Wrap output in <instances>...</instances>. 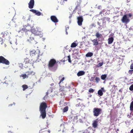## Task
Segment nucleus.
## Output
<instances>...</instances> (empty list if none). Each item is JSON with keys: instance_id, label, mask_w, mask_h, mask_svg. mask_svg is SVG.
I'll list each match as a JSON object with an SVG mask.
<instances>
[{"instance_id": "nucleus-1", "label": "nucleus", "mask_w": 133, "mask_h": 133, "mask_svg": "<svg viewBox=\"0 0 133 133\" xmlns=\"http://www.w3.org/2000/svg\"><path fill=\"white\" fill-rule=\"evenodd\" d=\"M34 62L32 59L26 57L24 59L23 63H21L19 64V66L22 68H26L31 65L33 66Z\"/></svg>"}, {"instance_id": "nucleus-2", "label": "nucleus", "mask_w": 133, "mask_h": 133, "mask_svg": "<svg viewBox=\"0 0 133 133\" xmlns=\"http://www.w3.org/2000/svg\"><path fill=\"white\" fill-rule=\"evenodd\" d=\"M47 107L46 103L43 102L42 103L39 107V111L41 113L40 116L42 117V118L44 119L46 116V109Z\"/></svg>"}, {"instance_id": "nucleus-3", "label": "nucleus", "mask_w": 133, "mask_h": 133, "mask_svg": "<svg viewBox=\"0 0 133 133\" xmlns=\"http://www.w3.org/2000/svg\"><path fill=\"white\" fill-rule=\"evenodd\" d=\"M26 37L27 41L30 43L35 42L34 38L33 37V35L32 34L31 31H29L27 33H26Z\"/></svg>"}, {"instance_id": "nucleus-4", "label": "nucleus", "mask_w": 133, "mask_h": 133, "mask_svg": "<svg viewBox=\"0 0 133 133\" xmlns=\"http://www.w3.org/2000/svg\"><path fill=\"white\" fill-rule=\"evenodd\" d=\"M132 16L131 14H126L124 15L121 19L122 23L127 24L130 21L129 17H131Z\"/></svg>"}, {"instance_id": "nucleus-5", "label": "nucleus", "mask_w": 133, "mask_h": 133, "mask_svg": "<svg viewBox=\"0 0 133 133\" xmlns=\"http://www.w3.org/2000/svg\"><path fill=\"white\" fill-rule=\"evenodd\" d=\"M56 63V61L54 59H51L49 62L48 65V68L52 71H55L56 69L53 68L55 64Z\"/></svg>"}, {"instance_id": "nucleus-6", "label": "nucleus", "mask_w": 133, "mask_h": 133, "mask_svg": "<svg viewBox=\"0 0 133 133\" xmlns=\"http://www.w3.org/2000/svg\"><path fill=\"white\" fill-rule=\"evenodd\" d=\"M102 112V109L98 108H95L93 110V115L94 116L96 117L100 115L101 114Z\"/></svg>"}, {"instance_id": "nucleus-7", "label": "nucleus", "mask_w": 133, "mask_h": 133, "mask_svg": "<svg viewBox=\"0 0 133 133\" xmlns=\"http://www.w3.org/2000/svg\"><path fill=\"white\" fill-rule=\"evenodd\" d=\"M39 51L38 50L35 51L34 50L32 49L30 51V54L31 56H34L36 55H37L38 58H39V57L40 55L39 54Z\"/></svg>"}, {"instance_id": "nucleus-8", "label": "nucleus", "mask_w": 133, "mask_h": 133, "mask_svg": "<svg viewBox=\"0 0 133 133\" xmlns=\"http://www.w3.org/2000/svg\"><path fill=\"white\" fill-rule=\"evenodd\" d=\"M81 1L80 0H79L78 1H77L76 3V6L74 9L75 11L77 10L79 12H81Z\"/></svg>"}, {"instance_id": "nucleus-9", "label": "nucleus", "mask_w": 133, "mask_h": 133, "mask_svg": "<svg viewBox=\"0 0 133 133\" xmlns=\"http://www.w3.org/2000/svg\"><path fill=\"white\" fill-rule=\"evenodd\" d=\"M0 63H2L6 65H9V62L3 56H0Z\"/></svg>"}, {"instance_id": "nucleus-10", "label": "nucleus", "mask_w": 133, "mask_h": 133, "mask_svg": "<svg viewBox=\"0 0 133 133\" xmlns=\"http://www.w3.org/2000/svg\"><path fill=\"white\" fill-rule=\"evenodd\" d=\"M31 27L29 25L23 26V28L21 30L27 33L29 31H31L30 30H31Z\"/></svg>"}, {"instance_id": "nucleus-11", "label": "nucleus", "mask_w": 133, "mask_h": 133, "mask_svg": "<svg viewBox=\"0 0 133 133\" xmlns=\"http://www.w3.org/2000/svg\"><path fill=\"white\" fill-rule=\"evenodd\" d=\"M77 23L78 25L81 26L83 21V18L82 16H79L77 17Z\"/></svg>"}, {"instance_id": "nucleus-12", "label": "nucleus", "mask_w": 133, "mask_h": 133, "mask_svg": "<svg viewBox=\"0 0 133 133\" xmlns=\"http://www.w3.org/2000/svg\"><path fill=\"white\" fill-rule=\"evenodd\" d=\"M98 119L97 118L95 120H94L92 122V125L94 128H97L98 126Z\"/></svg>"}, {"instance_id": "nucleus-13", "label": "nucleus", "mask_w": 133, "mask_h": 133, "mask_svg": "<svg viewBox=\"0 0 133 133\" xmlns=\"http://www.w3.org/2000/svg\"><path fill=\"white\" fill-rule=\"evenodd\" d=\"M1 35H2V37L5 39L8 38L9 36V34L7 31L2 32Z\"/></svg>"}, {"instance_id": "nucleus-14", "label": "nucleus", "mask_w": 133, "mask_h": 133, "mask_svg": "<svg viewBox=\"0 0 133 133\" xmlns=\"http://www.w3.org/2000/svg\"><path fill=\"white\" fill-rule=\"evenodd\" d=\"M35 2L34 0H30L29 3H28V7L30 9H31L33 8Z\"/></svg>"}, {"instance_id": "nucleus-15", "label": "nucleus", "mask_w": 133, "mask_h": 133, "mask_svg": "<svg viewBox=\"0 0 133 133\" xmlns=\"http://www.w3.org/2000/svg\"><path fill=\"white\" fill-rule=\"evenodd\" d=\"M31 32L32 34H33L35 35H39V34L40 32L38 31L37 29L36 30L34 29H33L31 30Z\"/></svg>"}, {"instance_id": "nucleus-16", "label": "nucleus", "mask_w": 133, "mask_h": 133, "mask_svg": "<svg viewBox=\"0 0 133 133\" xmlns=\"http://www.w3.org/2000/svg\"><path fill=\"white\" fill-rule=\"evenodd\" d=\"M51 20L55 23H56L58 22V20L57 18L55 16H52L50 17Z\"/></svg>"}, {"instance_id": "nucleus-17", "label": "nucleus", "mask_w": 133, "mask_h": 133, "mask_svg": "<svg viewBox=\"0 0 133 133\" xmlns=\"http://www.w3.org/2000/svg\"><path fill=\"white\" fill-rule=\"evenodd\" d=\"M47 128H45L41 129L39 131V133H50L49 131L46 130Z\"/></svg>"}, {"instance_id": "nucleus-18", "label": "nucleus", "mask_w": 133, "mask_h": 133, "mask_svg": "<svg viewBox=\"0 0 133 133\" xmlns=\"http://www.w3.org/2000/svg\"><path fill=\"white\" fill-rule=\"evenodd\" d=\"M103 91L105 92L104 88H101V89L99 90L98 91V95L100 96H102L103 94Z\"/></svg>"}, {"instance_id": "nucleus-19", "label": "nucleus", "mask_w": 133, "mask_h": 133, "mask_svg": "<svg viewBox=\"0 0 133 133\" xmlns=\"http://www.w3.org/2000/svg\"><path fill=\"white\" fill-rule=\"evenodd\" d=\"M26 73L27 74V75L28 77L29 76H32L35 74V72L32 71H28L26 72Z\"/></svg>"}, {"instance_id": "nucleus-20", "label": "nucleus", "mask_w": 133, "mask_h": 133, "mask_svg": "<svg viewBox=\"0 0 133 133\" xmlns=\"http://www.w3.org/2000/svg\"><path fill=\"white\" fill-rule=\"evenodd\" d=\"M85 74V72L83 71H79L77 73V75L78 77L82 76Z\"/></svg>"}, {"instance_id": "nucleus-21", "label": "nucleus", "mask_w": 133, "mask_h": 133, "mask_svg": "<svg viewBox=\"0 0 133 133\" xmlns=\"http://www.w3.org/2000/svg\"><path fill=\"white\" fill-rule=\"evenodd\" d=\"M114 39L113 37L109 38L108 39V43L109 44H111L113 41Z\"/></svg>"}, {"instance_id": "nucleus-22", "label": "nucleus", "mask_w": 133, "mask_h": 133, "mask_svg": "<svg viewBox=\"0 0 133 133\" xmlns=\"http://www.w3.org/2000/svg\"><path fill=\"white\" fill-rule=\"evenodd\" d=\"M93 43V45H97L98 44V42L97 39H94L92 41Z\"/></svg>"}, {"instance_id": "nucleus-23", "label": "nucleus", "mask_w": 133, "mask_h": 133, "mask_svg": "<svg viewBox=\"0 0 133 133\" xmlns=\"http://www.w3.org/2000/svg\"><path fill=\"white\" fill-rule=\"evenodd\" d=\"M93 55V54L91 52H89L85 55V56L87 57H91Z\"/></svg>"}, {"instance_id": "nucleus-24", "label": "nucleus", "mask_w": 133, "mask_h": 133, "mask_svg": "<svg viewBox=\"0 0 133 133\" xmlns=\"http://www.w3.org/2000/svg\"><path fill=\"white\" fill-rule=\"evenodd\" d=\"M130 110L131 111H133V101L130 103Z\"/></svg>"}, {"instance_id": "nucleus-25", "label": "nucleus", "mask_w": 133, "mask_h": 133, "mask_svg": "<svg viewBox=\"0 0 133 133\" xmlns=\"http://www.w3.org/2000/svg\"><path fill=\"white\" fill-rule=\"evenodd\" d=\"M107 77V75L106 74H104L102 75L101 77L102 79L103 80H104Z\"/></svg>"}, {"instance_id": "nucleus-26", "label": "nucleus", "mask_w": 133, "mask_h": 133, "mask_svg": "<svg viewBox=\"0 0 133 133\" xmlns=\"http://www.w3.org/2000/svg\"><path fill=\"white\" fill-rule=\"evenodd\" d=\"M96 37L97 38L101 37L102 36V35L100 34L99 32H97L95 35Z\"/></svg>"}, {"instance_id": "nucleus-27", "label": "nucleus", "mask_w": 133, "mask_h": 133, "mask_svg": "<svg viewBox=\"0 0 133 133\" xmlns=\"http://www.w3.org/2000/svg\"><path fill=\"white\" fill-rule=\"evenodd\" d=\"M59 91L64 92H65L66 91H65V88L64 87H61L60 88Z\"/></svg>"}, {"instance_id": "nucleus-28", "label": "nucleus", "mask_w": 133, "mask_h": 133, "mask_svg": "<svg viewBox=\"0 0 133 133\" xmlns=\"http://www.w3.org/2000/svg\"><path fill=\"white\" fill-rule=\"evenodd\" d=\"M68 106H66L63 109V112H65L67 111L68 110Z\"/></svg>"}, {"instance_id": "nucleus-29", "label": "nucleus", "mask_w": 133, "mask_h": 133, "mask_svg": "<svg viewBox=\"0 0 133 133\" xmlns=\"http://www.w3.org/2000/svg\"><path fill=\"white\" fill-rule=\"evenodd\" d=\"M77 45V44L76 43L73 42L71 44V48H74L76 47Z\"/></svg>"}, {"instance_id": "nucleus-30", "label": "nucleus", "mask_w": 133, "mask_h": 133, "mask_svg": "<svg viewBox=\"0 0 133 133\" xmlns=\"http://www.w3.org/2000/svg\"><path fill=\"white\" fill-rule=\"evenodd\" d=\"M22 87L23 88V90L24 91L28 88V86L26 85H23L22 86Z\"/></svg>"}, {"instance_id": "nucleus-31", "label": "nucleus", "mask_w": 133, "mask_h": 133, "mask_svg": "<svg viewBox=\"0 0 133 133\" xmlns=\"http://www.w3.org/2000/svg\"><path fill=\"white\" fill-rule=\"evenodd\" d=\"M21 76L23 77V79L28 78V76L26 74L22 75Z\"/></svg>"}, {"instance_id": "nucleus-32", "label": "nucleus", "mask_w": 133, "mask_h": 133, "mask_svg": "<svg viewBox=\"0 0 133 133\" xmlns=\"http://www.w3.org/2000/svg\"><path fill=\"white\" fill-rule=\"evenodd\" d=\"M95 80L97 83H98L100 81V79L98 77H96L95 78Z\"/></svg>"}, {"instance_id": "nucleus-33", "label": "nucleus", "mask_w": 133, "mask_h": 133, "mask_svg": "<svg viewBox=\"0 0 133 133\" xmlns=\"http://www.w3.org/2000/svg\"><path fill=\"white\" fill-rule=\"evenodd\" d=\"M103 18L104 19V20H106V21H107L109 22L110 18H109L108 17H104Z\"/></svg>"}, {"instance_id": "nucleus-34", "label": "nucleus", "mask_w": 133, "mask_h": 133, "mask_svg": "<svg viewBox=\"0 0 133 133\" xmlns=\"http://www.w3.org/2000/svg\"><path fill=\"white\" fill-rule=\"evenodd\" d=\"M103 65V63H99L97 65V66L99 67L102 66Z\"/></svg>"}, {"instance_id": "nucleus-35", "label": "nucleus", "mask_w": 133, "mask_h": 133, "mask_svg": "<svg viewBox=\"0 0 133 133\" xmlns=\"http://www.w3.org/2000/svg\"><path fill=\"white\" fill-rule=\"evenodd\" d=\"M94 90L92 89L91 88H90L89 89V92L90 93H93L94 92Z\"/></svg>"}, {"instance_id": "nucleus-36", "label": "nucleus", "mask_w": 133, "mask_h": 133, "mask_svg": "<svg viewBox=\"0 0 133 133\" xmlns=\"http://www.w3.org/2000/svg\"><path fill=\"white\" fill-rule=\"evenodd\" d=\"M36 15L37 16H40L41 15V12L38 11L36 10V12L35 13Z\"/></svg>"}, {"instance_id": "nucleus-37", "label": "nucleus", "mask_w": 133, "mask_h": 133, "mask_svg": "<svg viewBox=\"0 0 133 133\" xmlns=\"http://www.w3.org/2000/svg\"><path fill=\"white\" fill-rule=\"evenodd\" d=\"M68 58V61L69 62H70V63H71V59L70 58V55H69L67 57Z\"/></svg>"}, {"instance_id": "nucleus-38", "label": "nucleus", "mask_w": 133, "mask_h": 133, "mask_svg": "<svg viewBox=\"0 0 133 133\" xmlns=\"http://www.w3.org/2000/svg\"><path fill=\"white\" fill-rule=\"evenodd\" d=\"M128 73L129 74L131 75L133 73V70H129Z\"/></svg>"}, {"instance_id": "nucleus-39", "label": "nucleus", "mask_w": 133, "mask_h": 133, "mask_svg": "<svg viewBox=\"0 0 133 133\" xmlns=\"http://www.w3.org/2000/svg\"><path fill=\"white\" fill-rule=\"evenodd\" d=\"M30 11L34 13H35L36 12V10L34 9H31L30 10Z\"/></svg>"}, {"instance_id": "nucleus-40", "label": "nucleus", "mask_w": 133, "mask_h": 133, "mask_svg": "<svg viewBox=\"0 0 133 133\" xmlns=\"http://www.w3.org/2000/svg\"><path fill=\"white\" fill-rule=\"evenodd\" d=\"M65 2L64 0H62L60 2V3L61 4L64 5L65 4Z\"/></svg>"}, {"instance_id": "nucleus-41", "label": "nucleus", "mask_w": 133, "mask_h": 133, "mask_svg": "<svg viewBox=\"0 0 133 133\" xmlns=\"http://www.w3.org/2000/svg\"><path fill=\"white\" fill-rule=\"evenodd\" d=\"M7 81H5V82L4 83H5L7 84H11V82L10 80L9 81H8V82H7Z\"/></svg>"}, {"instance_id": "nucleus-42", "label": "nucleus", "mask_w": 133, "mask_h": 133, "mask_svg": "<svg viewBox=\"0 0 133 133\" xmlns=\"http://www.w3.org/2000/svg\"><path fill=\"white\" fill-rule=\"evenodd\" d=\"M129 89L131 91L133 90V84L130 86L129 88Z\"/></svg>"}, {"instance_id": "nucleus-43", "label": "nucleus", "mask_w": 133, "mask_h": 133, "mask_svg": "<svg viewBox=\"0 0 133 133\" xmlns=\"http://www.w3.org/2000/svg\"><path fill=\"white\" fill-rule=\"evenodd\" d=\"M64 79V78L63 77L60 80L59 82V84L61 82H62Z\"/></svg>"}, {"instance_id": "nucleus-44", "label": "nucleus", "mask_w": 133, "mask_h": 133, "mask_svg": "<svg viewBox=\"0 0 133 133\" xmlns=\"http://www.w3.org/2000/svg\"><path fill=\"white\" fill-rule=\"evenodd\" d=\"M78 119V116H75L74 118V120H77Z\"/></svg>"}, {"instance_id": "nucleus-45", "label": "nucleus", "mask_w": 133, "mask_h": 133, "mask_svg": "<svg viewBox=\"0 0 133 133\" xmlns=\"http://www.w3.org/2000/svg\"><path fill=\"white\" fill-rule=\"evenodd\" d=\"M130 69H133V63L131 64L130 66Z\"/></svg>"}, {"instance_id": "nucleus-46", "label": "nucleus", "mask_w": 133, "mask_h": 133, "mask_svg": "<svg viewBox=\"0 0 133 133\" xmlns=\"http://www.w3.org/2000/svg\"><path fill=\"white\" fill-rule=\"evenodd\" d=\"M95 77H92L90 79V80L91 81H93Z\"/></svg>"}, {"instance_id": "nucleus-47", "label": "nucleus", "mask_w": 133, "mask_h": 133, "mask_svg": "<svg viewBox=\"0 0 133 133\" xmlns=\"http://www.w3.org/2000/svg\"><path fill=\"white\" fill-rule=\"evenodd\" d=\"M78 121L79 122L81 123H83V122L82 120L81 119H79Z\"/></svg>"}, {"instance_id": "nucleus-48", "label": "nucleus", "mask_w": 133, "mask_h": 133, "mask_svg": "<svg viewBox=\"0 0 133 133\" xmlns=\"http://www.w3.org/2000/svg\"><path fill=\"white\" fill-rule=\"evenodd\" d=\"M106 20H104V19L103 18V20H102V22H103V24H105L106 23Z\"/></svg>"}, {"instance_id": "nucleus-49", "label": "nucleus", "mask_w": 133, "mask_h": 133, "mask_svg": "<svg viewBox=\"0 0 133 133\" xmlns=\"http://www.w3.org/2000/svg\"><path fill=\"white\" fill-rule=\"evenodd\" d=\"M48 92H46V95L44 97H47L48 96Z\"/></svg>"}, {"instance_id": "nucleus-50", "label": "nucleus", "mask_w": 133, "mask_h": 133, "mask_svg": "<svg viewBox=\"0 0 133 133\" xmlns=\"http://www.w3.org/2000/svg\"><path fill=\"white\" fill-rule=\"evenodd\" d=\"M91 26H94V27H95L96 25L94 24H91Z\"/></svg>"}, {"instance_id": "nucleus-51", "label": "nucleus", "mask_w": 133, "mask_h": 133, "mask_svg": "<svg viewBox=\"0 0 133 133\" xmlns=\"http://www.w3.org/2000/svg\"><path fill=\"white\" fill-rule=\"evenodd\" d=\"M13 104L15 105V103L14 102L13 104H12L9 105V106H11L13 105Z\"/></svg>"}, {"instance_id": "nucleus-52", "label": "nucleus", "mask_w": 133, "mask_h": 133, "mask_svg": "<svg viewBox=\"0 0 133 133\" xmlns=\"http://www.w3.org/2000/svg\"><path fill=\"white\" fill-rule=\"evenodd\" d=\"M72 14H70V16H69V18H70L71 17H72Z\"/></svg>"}, {"instance_id": "nucleus-53", "label": "nucleus", "mask_w": 133, "mask_h": 133, "mask_svg": "<svg viewBox=\"0 0 133 133\" xmlns=\"http://www.w3.org/2000/svg\"><path fill=\"white\" fill-rule=\"evenodd\" d=\"M130 133H133V129H132L130 131Z\"/></svg>"}, {"instance_id": "nucleus-54", "label": "nucleus", "mask_w": 133, "mask_h": 133, "mask_svg": "<svg viewBox=\"0 0 133 133\" xmlns=\"http://www.w3.org/2000/svg\"><path fill=\"white\" fill-rule=\"evenodd\" d=\"M104 12V11H101L100 12H99V14H102V13L103 12Z\"/></svg>"}, {"instance_id": "nucleus-55", "label": "nucleus", "mask_w": 133, "mask_h": 133, "mask_svg": "<svg viewBox=\"0 0 133 133\" xmlns=\"http://www.w3.org/2000/svg\"><path fill=\"white\" fill-rule=\"evenodd\" d=\"M97 24L99 25H100V23L99 22H97Z\"/></svg>"}, {"instance_id": "nucleus-56", "label": "nucleus", "mask_w": 133, "mask_h": 133, "mask_svg": "<svg viewBox=\"0 0 133 133\" xmlns=\"http://www.w3.org/2000/svg\"><path fill=\"white\" fill-rule=\"evenodd\" d=\"M100 6H98V9H100Z\"/></svg>"}, {"instance_id": "nucleus-57", "label": "nucleus", "mask_w": 133, "mask_h": 133, "mask_svg": "<svg viewBox=\"0 0 133 133\" xmlns=\"http://www.w3.org/2000/svg\"><path fill=\"white\" fill-rule=\"evenodd\" d=\"M61 78V76H59V78L60 79V78Z\"/></svg>"}, {"instance_id": "nucleus-58", "label": "nucleus", "mask_w": 133, "mask_h": 133, "mask_svg": "<svg viewBox=\"0 0 133 133\" xmlns=\"http://www.w3.org/2000/svg\"><path fill=\"white\" fill-rule=\"evenodd\" d=\"M64 1L65 2H67V1H68V0H64Z\"/></svg>"}, {"instance_id": "nucleus-59", "label": "nucleus", "mask_w": 133, "mask_h": 133, "mask_svg": "<svg viewBox=\"0 0 133 133\" xmlns=\"http://www.w3.org/2000/svg\"><path fill=\"white\" fill-rule=\"evenodd\" d=\"M102 1H105V0H102Z\"/></svg>"}, {"instance_id": "nucleus-60", "label": "nucleus", "mask_w": 133, "mask_h": 133, "mask_svg": "<svg viewBox=\"0 0 133 133\" xmlns=\"http://www.w3.org/2000/svg\"><path fill=\"white\" fill-rule=\"evenodd\" d=\"M23 19H25V18L23 17Z\"/></svg>"}, {"instance_id": "nucleus-61", "label": "nucleus", "mask_w": 133, "mask_h": 133, "mask_svg": "<svg viewBox=\"0 0 133 133\" xmlns=\"http://www.w3.org/2000/svg\"><path fill=\"white\" fill-rule=\"evenodd\" d=\"M66 34H68V33L67 32H66Z\"/></svg>"}, {"instance_id": "nucleus-62", "label": "nucleus", "mask_w": 133, "mask_h": 133, "mask_svg": "<svg viewBox=\"0 0 133 133\" xmlns=\"http://www.w3.org/2000/svg\"><path fill=\"white\" fill-rule=\"evenodd\" d=\"M90 129L91 130H92V129H91V128Z\"/></svg>"}, {"instance_id": "nucleus-63", "label": "nucleus", "mask_w": 133, "mask_h": 133, "mask_svg": "<svg viewBox=\"0 0 133 133\" xmlns=\"http://www.w3.org/2000/svg\"><path fill=\"white\" fill-rule=\"evenodd\" d=\"M88 133H90V132H88Z\"/></svg>"}]
</instances>
